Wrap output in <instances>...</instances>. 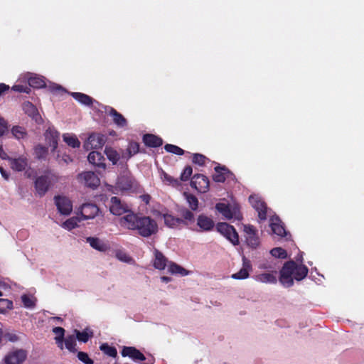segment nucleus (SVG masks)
<instances>
[{
    "label": "nucleus",
    "mask_w": 364,
    "mask_h": 364,
    "mask_svg": "<svg viewBox=\"0 0 364 364\" xmlns=\"http://www.w3.org/2000/svg\"><path fill=\"white\" fill-rule=\"evenodd\" d=\"M121 225L130 230L135 231L143 237H149L159 231L157 222L149 216L128 213L120 219Z\"/></svg>",
    "instance_id": "nucleus-1"
},
{
    "label": "nucleus",
    "mask_w": 364,
    "mask_h": 364,
    "mask_svg": "<svg viewBox=\"0 0 364 364\" xmlns=\"http://www.w3.org/2000/svg\"><path fill=\"white\" fill-rule=\"evenodd\" d=\"M309 269L304 264H298L296 262L290 260L286 262L279 272V280L285 287H292L294 279L301 281L308 274Z\"/></svg>",
    "instance_id": "nucleus-2"
},
{
    "label": "nucleus",
    "mask_w": 364,
    "mask_h": 364,
    "mask_svg": "<svg viewBox=\"0 0 364 364\" xmlns=\"http://www.w3.org/2000/svg\"><path fill=\"white\" fill-rule=\"evenodd\" d=\"M216 230L234 245L239 244V236L235 228L227 223H218Z\"/></svg>",
    "instance_id": "nucleus-3"
},
{
    "label": "nucleus",
    "mask_w": 364,
    "mask_h": 364,
    "mask_svg": "<svg viewBox=\"0 0 364 364\" xmlns=\"http://www.w3.org/2000/svg\"><path fill=\"white\" fill-rule=\"evenodd\" d=\"M28 352L22 348L9 351L4 358L5 364H23L26 360Z\"/></svg>",
    "instance_id": "nucleus-4"
},
{
    "label": "nucleus",
    "mask_w": 364,
    "mask_h": 364,
    "mask_svg": "<svg viewBox=\"0 0 364 364\" xmlns=\"http://www.w3.org/2000/svg\"><path fill=\"white\" fill-rule=\"evenodd\" d=\"M215 209L228 220L235 218L237 220L242 219V214L236 207L231 208L229 204L224 203H218L215 205Z\"/></svg>",
    "instance_id": "nucleus-5"
},
{
    "label": "nucleus",
    "mask_w": 364,
    "mask_h": 364,
    "mask_svg": "<svg viewBox=\"0 0 364 364\" xmlns=\"http://www.w3.org/2000/svg\"><path fill=\"white\" fill-rule=\"evenodd\" d=\"M191 186L200 193H206L210 188V181L205 175L197 173L192 177Z\"/></svg>",
    "instance_id": "nucleus-6"
},
{
    "label": "nucleus",
    "mask_w": 364,
    "mask_h": 364,
    "mask_svg": "<svg viewBox=\"0 0 364 364\" xmlns=\"http://www.w3.org/2000/svg\"><path fill=\"white\" fill-rule=\"evenodd\" d=\"M51 186V181L48 176L43 175L36 178L34 181V187L36 191V195L39 197H43L48 192Z\"/></svg>",
    "instance_id": "nucleus-7"
},
{
    "label": "nucleus",
    "mask_w": 364,
    "mask_h": 364,
    "mask_svg": "<svg viewBox=\"0 0 364 364\" xmlns=\"http://www.w3.org/2000/svg\"><path fill=\"white\" fill-rule=\"evenodd\" d=\"M107 139V136L100 133H92L90 134L87 141L85 144L87 149H102Z\"/></svg>",
    "instance_id": "nucleus-8"
},
{
    "label": "nucleus",
    "mask_w": 364,
    "mask_h": 364,
    "mask_svg": "<svg viewBox=\"0 0 364 364\" xmlns=\"http://www.w3.org/2000/svg\"><path fill=\"white\" fill-rule=\"evenodd\" d=\"M54 200L57 209L61 215H68L71 213L73 210V203L68 198L55 196Z\"/></svg>",
    "instance_id": "nucleus-9"
},
{
    "label": "nucleus",
    "mask_w": 364,
    "mask_h": 364,
    "mask_svg": "<svg viewBox=\"0 0 364 364\" xmlns=\"http://www.w3.org/2000/svg\"><path fill=\"white\" fill-rule=\"evenodd\" d=\"M214 171L215 173L212 178L217 183H224L227 178L235 177L234 173L224 165L218 164L214 168Z\"/></svg>",
    "instance_id": "nucleus-10"
},
{
    "label": "nucleus",
    "mask_w": 364,
    "mask_h": 364,
    "mask_svg": "<svg viewBox=\"0 0 364 364\" xmlns=\"http://www.w3.org/2000/svg\"><path fill=\"white\" fill-rule=\"evenodd\" d=\"M77 178L86 186L92 188H97L100 182V178L93 171H85L80 173Z\"/></svg>",
    "instance_id": "nucleus-11"
},
{
    "label": "nucleus",
    "mask_w": 364,
    "mask_h": 364,
    "mask_svg": "<svg viewBox=\"0 0 364 364\" xmlns=\"http://www.w3.org/2000/svg\"><path fill=\"white\" fill-rule=\"evenodd\" d=\"M109 211L114 215H122L129 211V207L119 198L112 196L110 199Z\"/></svg>",
    "instance_id": "nucleus-12"
},
{
    "label": "nucleus",
    "mask_w": 364,
    "mask_h": 364,
    "mask_svg": "<svg viewBox=\"0 0 364 364\" xmlns=\"http://www.w3.org/2000/svg\"><path fill=\"white\" fill-rule=\"evenodd\" d=\"M197 227L198 230H196L198 232H210L213 230L215 227V222L213 220L207 216L205 214H200L197 218Z\"/></svg>",
    "instance_id": "nucleus-13"
},
{
    "label": "nucleus",
    "mask_w": 364,
    "mask_h": 364,
    "mask_svg": "<svg viewBox=\"0 0 364 364\" xmlns=\"http://www.w3.org/2000/svg\"><path fill=\"white\" fill-rule=\"evenodd\" d=\"M252 270V263L250 259L245 256L242 257V267L240 270L235 274H232L231 277L234 279H245L249 277L250 272Z\"/></svg>",
    "instance_id": "nucleus-14"
},
{
    "label": "nucleus",
    "mask_w": 364,
    "mask_h": 364,
    "mask_svg": "<svg viewBox=\"0 0 364 364\" xmlns=\"http://www.w3.org/2000/svg\"><path fill=\"white\" fill-rule=\"evenodd\" d=\"M99 208L93 203H85L81 206L80 214L83 220L92 219L98 215Z\"/></svg>",
    "instance_id": "nucleus-15"
},
{
    "label": "nucleus",
    "mask_w": 364,
    "mask_h": 364,
    "mask_svg": "<svg viewBox=\"0 0 364 364\" xmlns=\"http://www.w3.org/2000/svg\"><path fill=\"white\" fill-rule=\"evenodd\" d=\"M105 112L112 117L113 122L119 127H124L127 125L125 117L112 107H107Z\"/></svg>",
    "instance_id": "nucleus-16"
},
{
    "label": "nucleus",
    "mask_w": 364,
    "mask_h": 364,
    "mask_svg": "<svg viewBox=\"0 0 364 364\" xmlns=\"http://www.w3.org/2000/svg\"><path fill=\"white\" fill-rule=\"evenodd\" d=\"M121 353L123 357L128 356L134 360L144 361L146 360L144 355L135 347L124 346Z\"/></svg>",
    "instance_id": "nucleus-17"
},
{
    "label": "nucleus",
    "mask_w": 364,
    "mask_h": 364,
    "mask_svg": "<svg viewBox=\"0 0 364 364\" xmlns=\"http://www.w3.org/2000/svg\"><path fill=\"white\" fill-rule=\"evenodd\" d=\"M11 168L15 171H25L28 166V159L24 156L18 158L11 157L9 160Z\"/></svg>",
    "instance_id": "nucleus-18"
},
{
    "label": "nucleus",
    "mask_w": 364,
    "mask_h": 364,
    "mask_svg": "<svg viewBox=\"0 0 364 364\" xmlns=\"http://www.w3.org/2000/svg\"><path fill=\"white\" fill-rule=\"evenodd\" d=\"M270 227L272 232L279 237H284L287 234L282 220L277 216L271 218Z\"/></svg>",
    "instance_id": "nucleus-19"
},
{
    "label": "nucleus",
    "mask_w": 364,
    "mask_h": 364,
    "mask_svg": "<svg viewBox=\"0 0 364 364\" xmlns=\"http://www.w3.org/2000/svg\"><path fill=\"white\" fill-rule=\"evenodd\" d=\"M134 180L132 177L123 175L118 177L116 186L120 191H129L134 187Z\"/></svg>",
    "instance_id": "nucleus-20"
},
{
    "label": "nucleus",
    "mask_w": 364,
    "mask_h": 364,
    "mask_svg": "<svg viewBox=\"0 0 364 364\" xmlns=\"http://www.w3.org/2000/svg\"><path fill=\"white\" fill-rule=\"evenodd\" d=\"M142 141L146 146L151 148H157L163 144V139L153 134H144Z\"/></svg>",
    "instance_id": "nucleus-21"
},
{
    "label": "nucleus",
    "mask_w": 364,
    "mask_h": 364,
    "mask_svg": "<svg viewBox=\"0 0 364 364\" xmlns=\"http://www.w3.org/2000/svg\"><path fill=\"white\" fill-rule=\"evenodd\" d=\"M87 160L90 164L97 167L103 169L106 167L105 163V159L100 152L95 151H91L87 156Z\"/></svg>",
    "instance_id": "nucleus-22"
},
{
    "label": "nucleus",
    "mask_w": 364,
    "mask_h": 364,
    "mask_svg": "<svg viewBox=\"0 0 364 364\" xmlns=\"http://www.w3.org/2000/svg\"><path fill=\"white\" fill-rule=\"evenodd\" d=\"M277 270H272L268 273H262L256 275L255 279L262 283L276 284L277 282Z\"/></svg>",
    "instance_id": "nucleus-23"
},
{
    "label": "nucleus",
    "mask_w": 364,
    "mask_h": 364,
    "mask_svg": "<svg viewBox=\"0 0 364 364\" xmlns=\"http://www.w3.org/2000/svg\"><path fill=\"white\" fill-rule=\"evenodd\" d=\"M154 267L159 270L164 269L167 266V258L161 252L156 249L154 250Z\"/></svg>",
    "instance_id": "nucleus-24"
},
{
    "label": "nucleus",
    "mask_w": 364,
    "mask_h": 364,
    "mask_svg": "<svg viewBox=\"0 0 364 364\" xmlns=\"http://www.w3.org/2000/svg\"><path fill=\"white\" fill-rule=\"evenodd\" d=\"M86 240L93 249L98 251L106 252L109 249L108 245L97 237H88Z\"/></svg>",
    "instance_id": "nucleus-25"
},
{
    "label": "nucleus",
    "mask_w": 364,
    "mask_h": 364,
    "mask_svg": "<svg viewBox=\"0 0 364 364\" xmlns=\"http://www.w3.org/2000/svg\"><path fill=\"white\" fill-rule=\"evenodd\" d=\"M253 208L257 211L258 217L260 220L267 219V205L266 203L260 200H257L252 204Z\"/></svg>",
    "instance_id": "nucleus-26"
},
{
    "label": "nucleus",
    "mask_w": 364,
    "mask_h": 364,
    "mask_svg": "<svg viewBox=\"0 0 364 364\" xmlns=\"http://www.w3.org/2000/svg\"><path fill=\"white\" fill-rule=\"evenodd\" d=\"M164 223L169 228H177L182 225L183 220L179 218L174 217L173 215L168 213L163 214Z\"/></svg>",
    "instance_id": "nucleus-27"
},
{
    "label": "nucleus",
    "mask_w": 364,
    "mask_h": 364,
    "mask_svg": "<svg viewBox=\"0 0 364 364\" xmlns=\"http://www.w3.org/2000/svg\"><path fill=\"white\" fill-rule=\"evenodd\" d=\"M127 156H126L127 159H129L134 155L138 154V153H146V149H140V145L138 142L134 141H131L129 142L128 146L127 148Z\"/></svg>",
    "instance_id": "nucleus-28"
},
{
    "label": "nucleus",
    "mask_w": 364,
    "mask_h": 364,
    "mask_svg": "<svg viewBox=\"0 0 364 364\" xmlns=\"http://www.w3.org/2000/svg\"><path fill=\"white\" fill-rule=\"evenodd\" d=\"M71 96L80 103L90 106L93 103V99L89 95L82 92H71Z\"/></svg>",
    "instance_id": "nucleus-29"
},
{
    "label": "nucleus",
    "mask_w": 364,
    "mask_h": 364,
    "mask_svg": "<svg viewBox=\"0 0 364 364\" xmlns=\"http://www.w3.org/2000/svg\"><path fill=\"white\" fill-rule=\"evenodd\" d=\"M180 214L183 220L182 225H190L195 222V217L193 212L187 208H182L180 210Z\"/></svg>",
    "instance_id": "nucleus-30"
},
{
    "label": "nucleus",
    "mask_w": 364,
    "mask_h": 364,
    "mask_svg": "<svg viewBox=\"0 0 364 364\" xmlns=\"http://www.w3.org/2000/svg\"><path fill=\"white\" fill-rule=\"evenodd\" d=\"M63 141L73 148H77L80 145V142L75 135L65 134L63 136Z\"/></svg>",
    "instance_id": "nucleus-31"
},
{
    "label": "nucleus",
    "mask_w": 364,
    "mask_h": 364,
    "mask_svg": "<svg viewBox=\"0 0 364 364\" xmlns=\"http://www.w3.org/2000/svg\"><path fill=\"white\" fill-rule=\"evenodd\" d=\"M168 272L171 274H178L181 276H186L188 274V270L172 262L168 264Z\"/></svg>",
    "instance_id": "nucleus-32"
},
{
    "label": "nucleus",
    "mask_w": 364,
    "mask_h": 364,
    "mask_svg": "<svg viewBox=\"0 0 364 364\" xmlns=\"http://www.w3.org/2000/svg\"><path fill=\"white\" fill-rule=\"evenodd\" d=\"M105 153L108 159L112 161L113 164H116L119 160V154L112 147L107 146L105 148Z\"/></svg>",
    "instance_id": "nucleus-33"
},
{
    "label": "nucleus",
    "mask_w": 364,
    "mask_h": 364,
    "mask_svg": "<svg viewBox=\"0 0 364 364\" xmlns=\"http://www.w3.org/2000/svg\"><path fill=\"white\" fill-rule=\"evenodd\" d=\"M65 348L72 353L77 352L76 338L73 335L67 336L65 339Z\"/></svg>",
    "instance_id": "nucleus-34"
},
{
    "label": "nucleus",
    "mask_w": 364,
    "mask_h": 364,
    "mask_svg": "<svg viewBox=\"0 0 364 364\" xmlns=\"http://www.w3.org/2000/svg\"><path fill=\"white\" fill-rule=\"evenodd\" d=\"M29 87L41 88L46 86V82L42 77L38 76L31 77L28 78Z\"/></svg>",
    "instance_id": "nucleus-35"
},
{
    "label": "nucleus",
    "mask_w": 364,
    "mask_h": 364,
    "mask_svg": "<svg viewBox=\"0 0 364 364\" xmlns=\"http://www.w3.org/2000/svg\"><path fill=\"white\" fill-rule=\"evenodd\" d=\"M184 196L191 210H196L198 208V200L197 197L193 194L187 193H184Z\"/></svg>",
    "instance_id": "nucleus-36"
},
{
    "label": "nucleus",
    "mask_w": 364,
    "mask_h": 364,
    "mask_svg": "<svg viewBox=\"0 0 364 364\" xmlns=\"http://www.w3.org/2000/svg\"><path fill=\"white\" fill-rule=\"evenodd\" d=\"M163 181L167 184L171 185L173 187L177 188L181 185L180 181L178 178H174L168 173L163 172L162 173Z\"/></svg>",
    "instance_id": "nucleus-37"
},
{
    "label": "nucleus",
    "mask_w": 364,
    "mask_h": 364,
    "mask_svg": "<svg viewBox=\"0 0 364 364\" xmlns=\"http://www.w3.org/2000/svg\"><path fill=\"white\" fill-rule=\"evenodd\" d=\"M100 349L106 355L115 358L117 355V350L115 347L110 346L107 343H102L100 346Z\"/></svg>",
    "instance_id": "nucleus-38"
},
{
    "label": "nucleus",
    "mask_w": 364,
    "mask_h": 364,
    "mask_svg": "<svg viewBox=\"0 0 364 364\" xmlns=\"http://www.w3.org/2000/svg\"><path fill=\"white\" fill-rule=\"evenodd\" d=\"M11 133L17 139H23L27 136L25 128L21 126H14L11 129Z\"/></svg>",
    "instance_id": "nucleus-39"
},
{
    "label": "nucleus",
    "mask_w": 364,
    "mask_h": 364,
    "mask_svg": "<svg viewBox=\"0 0 364 364\" xmlns=\"http://www.w3.org/2000/svg\"><path fill=\"white\" fill-rule=\"evenodd\" d=\"M75 333L76 334V338L81 342L86 343L88 341L90 338L92 337L93 333L92 331L90 333L86 331H79L77 330H75Z\"/></svg>",
    "instance_id": "nucleus-40"
},
{
    "label": "nucleus",
    "mask_w": 364,
    "mask_h": 364,
    "mask_svg": "<svg viewBox=\"0 0 364 364\" xmlns=\"http://www.w3.org/2000/svg\"><path fill=\"white\" fill-rule=\"evenodd\" d=\"M208 159L203 154H193L192 156V162L200 166H204Z\"/></svg>",
    "instance_id": "nucleus-41"
},
{
    "label": "nucleus",
    "mask_w": 364,
    "mask_h": 364,
    "mask_svg": "<svg viewBox=\"0 0 364 364\" xmlns=\"http://www.w3.org/2000/svg\"><path fill=\"white\" fill-rule=\"evenodd\" d=\"M164 149L168 153H172L176 155L181 156L184 154V150L179 146L171 144H167L164 146Z\"/></svg>",
    "instance_id": "nucleus-42"
},
{
    "label": "nucleus",
    "mask_w": 364,
    "mask_h": 364,
    "mask_svg": "<svg viewBox=\"0 0 364 364\" xmlns=\"http://www.w3.org/2000/svg\"><path fill=\"white\" fill-rule=\"evenodd\" d=\"M270 254L275 258L285 259L287 257V251L282 247H274L272 249Z\"/></svg>",
    "instance_id": "nucleus-43"
},
{
    "label": "nucleus",
    "mask_w": 364,
    "mask_h": 364,
    "mask_svg": "<svg viewBox=\"0 0 364 364\" xmlns=\"http://www.w3.org/2000/svg\"><path fill=\"white\" fill-rule=\"evenodd\" d=\"M246 242L252 248H257L259 245V239L257 234L246 237Z\"/></svg>",
    "instance_id": "nucleus-44"
},
{
    "label": "nucleus",
    "mask_w": 364,
    "mask_h": 364,
    "mask_svg": "<svg viewBox=\"0 0 364 364\" xmlns=\"http://www.w3.org/2000/svg\"><path fill=\"white\" fill-rule=\"evenodd\" d=\"M80 220L77 218H71L65 220L62 226L68 230H73L77 226V223Z\"/></svg>",
    "instance_id": "nucleus-45"
},
{
    "label": "nucleus",
    "mask_w": 364,
    "mask_h": 364,
    "mask_svg": "<svg viewBox=\"0 0 364 364\" xmlns=\"http://www.w3.org/2000/svg\"><path fill=\"white\" fill-rule=\"evenodd\" d=\"M193 173V168L191 166H186L180 176L181 181H187L190 179Z\"/></svg>",
    "instance_id": "nucleus-46"
},
{
    "label": "nucleus",
    "mask_w": 364,
    "mask_h": 364,
    "mask_svg": "<svg viewBox=\"0 0 364 364\" xmlns=\"http://www.w3.org/2000/svg\"><path fill=\"white\" fill-rule=\"evenodd\" d=\"M77 358L82 362L84 364H93L94 361L91 359L88 354L85 352L79 351L77 353Z\"/></svg>",
    "instance_id": "nucleus-47"
},
{
    "label": "nucleus",
    "mask_w": 364,
    "mask_h": 364,
    "mask_svg": "<svg viewBox=\"0 0 364 364\" xmlns=\"http://www.w3.org/2000/svg\"><path fill=\"white\" fill-rule=\"evenodd\" d=\"M35 151L37 155V157L38 159H41L44 158L46 156L48 153V149L41 145H38L35 148Z\"/></svg>",
    "instance_id": "nucleus-48"
},
{
    "label": "nucleus",
    "mask_w": 364,
    "mask_h": 364,
    "mask_svg": "<svg viewBox=\"0 0 364 364\" xmlns=\"http://www.w3.org/2000/svg\"><path fill=\"white\" fill-rule=\"evenodd\" d=\"M11 90L18 92L30 93L31 88L27 85H15L11 87Z\"/></svg>",
    "instance_id": "nucleus-49"
},
{
    "label": "nucleus",
    "mask_w": 364,
    "mask_h": 364,
    "mask_svg": "<svg viewBox=\"0 0 364 364\" xmlns=\"http://www.w3.org/2000/svg\"><path fill=\"white\" fill-rule=\"evenodd\" d=\"M21 301L27 308H33L35 306V302L26 294L21 296Z\"/></svg>",
    "instance_id": "nucleus-50"
},
{
    "label": "nucleus",
    "mask_w": 364,
    "mask_h": 364,
    "mask_svg": "<svg viewBox=\"0 0 364 364\" xmlns=\"http://www.w3.org/2000/svg\"><path fill=\"white\" fill-rule=\"evenodd\" d=\"M53 332L56 334L55 338H58V340H60V338H64L65 335V329L62 327H55L53 328Z\"/></svg>",
    "instance_id": "nucleus-51"
},
{
    "label": "nucleus",
    "mask_w": 364,
    "mask_h": 364,
    "mask_svg": "<svg viewBox=\"0 0 364 364\" xmlns=\"http://www.w3.org/2000/svg\"><path fill=\"white\" fill-rule=\"evenodd\" d=\"M8 130V123L1 117H0V137L2 136Z\"/></svg>",
    "instance_id": "nucleus-52"
},
{
    "label": "nucleus",
    "mask_w": 364,
    "mask_h": 364,
    "mask_svg": "<svg viewBox=\"0 0 364 364\" xmlns=\"http://www.w3.org/2000/svg\"><path fill=\"white\" fill-rule=\"evenodd\" d=\"M244 230L247 234V236L254 235L257 234L256 228L252 225H246L244 227Z\"/></svg>",
    "instance_id": "nucleus-53"
},
{
    "label": "nucleus",
    "mask_w": 364,
    "mask_h": 364,
    "mask_svg": "<svg viewBox=\"0 0 364 364\" xmlns=\"http://www.w3.org/2000/svg\"><path fill=\"white\" fill-rule=\"evenodd\" d=\"M259 268L262 269L276 270L272 262L265 261L259 264Z\"/></svg>",
    "instance_id": "nucleus-54"
},
{
    "label": "nucleus",
    "mask_w": 364,
    "mask_h": 364,
    "mask_svg": "<svg viewBox=\"0 0 364 364\" xmlns=\"http://www.w3.org/2000/svg\"><path fill=\"white\" fill-rule=\"evenodd\" d=\"M48 133L50 134V135L52 136V146H53V149H55L57 148L58 139L59 136V134L57 132H52V131H49Z\"/></svg>",
    "instance_id": "nucleus-55"
},
{
    "label": "nucleus",
    "mask_w": 364,
    "mask_h": 364,
    "mask_svg": "<svg viewBox=\"0 0 364 364\" xmlns=\"http://www.w3.org/2000/svg\"><path fill=\"white\" fill-rule=\"evenodd\" d=\"M24 109L26 112L28 113L29 114L34 113L36 110L32 103L29 102L24 104Z\"/></svg>",
    "instance_id": "nucleus-56"
},
{
    "label": "nucleus",
    "mask_w": 364,
    "mask_h": 364,
    "mask_svg": "<svg viewBox=\"0 0 364 364\" xmlns=\"http://www.w3.org/2000/svg\"><path fill=\"white\" fill-rule=\"evenodd\" d=\"M117 257L119 260L124 261V262H127L129 259V257L128 255H127V254H125L122 252H117Z\"/></svg>",
    "instance_id": "nucleus-57"
},
{
    "label": "nucleus",
    "mask_w": 364,
    "mask_h": 364,
    "mask_svg": "<svg viewBox=\"0 0 364 364\" xmlns=\"http://www.w3.org/2000/svg\"><path fill=\"white\" fill-rule=\"evenodd\" d=\"M6 337L7 340L11 342H16L19 340L18 336L14 333H7L6 335Z\"/></svg>",
    "instance_id": "nucleus-58"
},
{
    "label": "nucleus",
    "mask_w": 364,
    "mask_h": 364,
    "mask_svg": "<svg viewBox=\"0 0 364 364\" xmlns=\"http://www.w3.org/2000/svg\"><path fill=\"white\" fill-rule=\"evenodd\" d=\"M0 302H2L4 304H6V309H8L9 310L12 309L13 307H14L13 302L11 300L6 299H0Z\"/></svg>",
    "instance_id": "nucleus-59"
},
{
    "label": "nucleus",
    "mask_w": 364,
    "mask_h": 364,
    "mask_svg": "<svg viewBox=\"0 0 364 364\" xmlns=\"http://www.w3.org/2000/svg\"><path fill=\"white\" fill-rule=\"evenodd\" d=\"M0 157L2 159H4V160H9V159L11 158L10 156H8V154L5 152V151L3 149V146H0Z\"/></svg>",
    "instance_id": "nucleus-60"
},
{
    "label": "nucleus",
    "mask_w": 364,
    "mask_h": 364,
    "mask_svg": "<svg viewBox=\"0 0 364 364\" xmlns=\"http://www.w3.org/2000/svg\"><path fill=\"white\" fill-rule=\"evenodd\" d=\"M10 89V87L4 83H0V97L1 95L6 92L8 91Z\"/></svg>",
    "instance_id": "nucleus-61"
},
{
    "label": "nucleus",
    "mask_w": 364,
    "mask_h": 364,
    "mask_svg": "<svg viewBox=\"0 0 364 364\" xmlns=\"http://www.w3.org/2000/svg\"><path fill=\"white\" fill-rule=\"evenodd\" d=\"M141 200L146 203V204H149V201L151 200V196L149 194H144V195H141Z\"/></svg>",
    "instance_id": "nucleus-62"
},
{
    "label": "nucleus",
    "mask_w": 364,
    "mask_h": 364,
    "mask_svg": "<svg viewBox=\"0 0 364 364\" xmlns=\"http://www.w3.org/2000/svg\"><path fill=\"white\" fill-rule=\"evenodd\" d=\"M0 173L4 179H6V180L9 179V173L1 166H0Z\"/></svg>",
    "instance_id": "nucleus-63"
},
{
    "label": "nucleus",
    "mask_w": 364,
    "mask_h": 364,
    "mask_svg": "<svg viewBox=\"0 0 364 364\" xmlns=\"http://www.w3.org/2000/svg\"><path fill=\"white\" fill-rule=\"evenodd\" d=\"M52 90L54 91V92H65V89L62 86L58 85L54 86L53 87Z\"/></svg>",
    "instance_id": "nucleus-64"
}]
</instances>
